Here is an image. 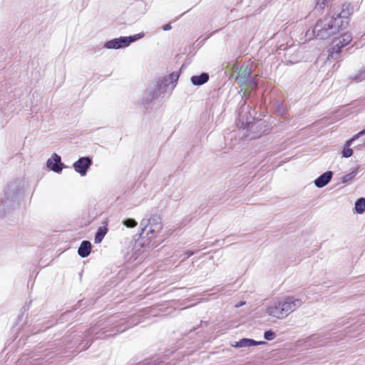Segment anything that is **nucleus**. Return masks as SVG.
<instances>
[{
	"mask_svg": "<svg viewBox=\"0 0 365 365\" xmlns=\"http://www.w3.org/2000/svg\"><path fill=\"white\" fill-rule=\"evenodd\" d=\"M303 303L302 299L294 296L275 298L267 304L266 314L272 318L284 319L301 307Z\"/></svg>",
	"mask_w": 365,
	"mask_h": 365,
	"instance_id": "f257e3e1",
	"label": "nucleus"
},
{
	"mask_svg": "<svg viewBox=\"0 0 365 365\" xmlns=\"http://www.w3.org/2000/svg\"><path fill=\"white\" fill-rule=\"evenodd\" d=\"M348 25V20L341 14L334 16H327L319 20L313 29V34L317 38L326 39L336 33L340 29H344Z\"/></svg>",
	"mask_w": 365,
	"mask_h": 365,
	"instance_id": "f03ea898",
	"label": "nucleus"
},
{
	"mask_svg": "<svg viewBox=\"0 0 365 365\" xmlns=\"http://www.w3.org/2000/svg\"><path fill=\"white\" fill-rule=\"evenodd\" d=\"M143 232L146 231L150 238L155 237L162 230V220L160 215H153L149 218H144L140 222Z\"/></svg>",
	"mask_w": 365,
	"mask_h": 365,
	"instance_id": "7ed1b4c3",
	"label": "nucleus"
},
{
	"mask_svg": "<svg viewBox=\"0 0 365 365\" xmlns=\"http://www.w3.org/2000/svg\"><path fill=\"white\" fill-rule=\"evenodd\" d=\"M144 34L143 33L138 34L130 36H120L108 41L104 44V48L107 49H119L128 47L131 43L143 38Z\"/></svg>",
	"mask_w": 365,
	"mask_h": 365,
	"instance_id": "20e7f679",
	"label": "nucleus"
},
{
	"mask_svg": "<svg viewBox=\"0 0 365 365\" xmlns=\"http://www.w3.org/2000/svg\"><path fill=\"white\" fill-rule=\"evenodd\" d=\"M351 40L352 36L349 33H344L341 36L334 38L330 46L328 58H334V55L339 54L341 49L348 45Z\"/></svg>",
	"mask_w": 365,
	"mask_h": 365,
	"instance_id": "39448f33",
	"label": "nucleus"
},
{
	"mask_svg": "<svg viewBox=\"0 0 365 365\" xmlns=\"http://www.w3.org/2000/svg\"><path fill=\"white\" fill-rule=\"evenodd\" d=\"M235 73H236L235 79L240 86H247L250 89H254L257 86V83L255 80H250L251 70L247 66H241Z\"/></svg>",
	"mask_w": 365,
	"mask_h": 365,
	"instance_id": "423d86ee",
	"label": "nucleus"
},
{
	"mask_svg": "<svg viewBox=\"0 0 365 365\" xmlns=\"http://www.w3.org/2000/svg\"><path fill=\"white\" fill-rule=\"evenodd\" d=\"M91 165L92 160L91 158L81 157L73 164V168L81 176H85Z\"/></svg>",
	"mask_w": 365,
	"mask_h": 365,
	"instance_id": "0eeeda50",
	"label": "nucleus"
},
{
	"mask_svg": "<svg viewBox=\"0 0 365 365\" xmlns=\"http://www.w3.org/2000/svg\"><path fill=\"white\" fill-rule=\"evenodd\" d=\"M255 112L254 110H251L249 106H247L245 103L241 106V110L240 112V118L242 120V124L249 127L254 122Z\"/></svg>",
	"mask_w": 365,
	"mask_h": 365,
	"instance_id": "6e6552de",
	"label": "nucleus"
},
{
	"mask_svg": "<svg viewBox=\"0 0 365 365\" xmlns=\"http://www.w3.org/2000/svg\"><path fill=\"white\" fill-rule=\"evenodd\" d=\"M46 166L55 173H61L63 168V163L61 162V156L56 153H53L51 157L47 160Z\"/></svg>",
	"mask_w": 365,
	"mask_h": 365,
	"instance_id": "1a4fd4ad",
	"label": "nucleus"
},
{
	"mask_svg": "<svg viewBox=\"0 0 365 365\" xmlns=\"http://www.w3.org/2000/svg\"><path fill=\"white\" fill-rule=\"evenodd\" d=\"M264 341H255L252 339L244 338L232 344L235 348L250 347L253 346L265 344Z\"/></svg>",
	"mask_w": 365,
	"mask_h": 365,
	"instance_id": "9d476101",
	"label": "nucleus"
},
{
	"mask_svg": "<svg viewBox=\"0 0 365 365\" xmlns=\"http://www.w3.org/2000/svg\"><path fill=\"white\" fill-rule=\"evenodd\" d=\"M332 176L333 173L331 171L324 173L314 181V185L319 188L326 186L331 181Z\"/></svg>",
	"mask_w": 365,
	"mask_h": 365,
	"instance_id": "9b49d317",
	"label": "nucleus"
},
{
	"mask_svg": "<svg viewBox=\"0 0 365 365\" xmlns=\"http://www.w3.org/2000/svg\"><path fill=\"white\" fill-rule=\"evenodd\" d=\"M91 250V244L89 241L84 240L83 241L78 250V254L81 257H88Z\"/></svg>",
	"mask_w": 365,
	"mask_h": 365,
	"instance_id": "f8f14e48",
	"label": "nucleus"
},
{
	"mask_svg": "<svg viewBox=\"0 0 365 365\" xmlns=\"http://www.w3.org/2000/svg\"><path fill=\"white\" fill-rule=\"evenodd\" d=\"M209 79V76L206 73H202L200 76H193L191 77V82L195 86H201L205 83Z\"/></svg>",
	"mask_w": 365,
	"mask_h": 365,
	"instance_id": "ddd939ff",
	"label": "nucleus"
},
{
	"mask_svg": "<svg viewBox=\"0 0 365 365\" xmlns=\"http://www.w3.org/2000/svg\"><path fill=\"white\" fill-rule=\"evenodd\" d=\"M358 138H355V135L349 140L346 141L345 143V145L344 147V149L342 150V155L344 158H349L351 157L353 154L352 149L350 148V146L355 140H356Z\"/></svg>",
	"mask_w": 365,
	"mask_h": 365,
	"instance_id": "4468645a",
	"label": "nucleus"
},
{
	"mask_svg": "<svg viewBox=\"0 0 365 365\" xmlns=\"http://www.w3.org/2000/svg\"><path fill=\"white\" fill-rule=\"evenodd\" d=\"M107 233V228L106 227H100L95 236L94 242L96 244L101 243Z\"/></svg>",
	"mask_w": 365,
	"mask_h": 365,
	"instance_id": "2eb2a0df",
	"label": "nucleus"
},
{
	"mask_svg": "<svg viewBox=\"0 0 365 365\" xmlns=\"http://www.w3.org/2000/svg\"><path fill=\"white\" fill-rule=\"evenodd\" d=\"M354 209L358 214H362L365 212V198L358 199L354 205Z\"/></svg>",
	"mask_w": 365,
	"mask_h": 365,
	"instance_id": "dca6fc26",
	"label": "nucleus"
},
{
	"mask_svg": "<svg viewBox=\"0 0 365 365\" xmlns=\"http://www.w3.org/2000/svg\"><path fill=\"white\" fill-rule=\"evenodd\" d=\"M357 175V170H353L351 173L344 175L341 179V182L343 184H347L350 182Z\"/></svg>",
	"mask_w": 365,
	"mask_h": 365,
	"instance_id": "f3484780",
	"label": "nucleus"
},
{
	"mask_svg": "<svg viewBox=\"0 0 365 365\" xmlns=\"http://www.w3.org/2000/svg\"><path fill=\"white\" fill-rule=\"evenodd\" d=\"M350 78L355 80L356 81H361L365 79V68H363L359 72L355 74L354 76H352L350 77Z\"/></svg>",
	"mask_w": 365,
	"mask_h": 365,
	"instance_id": "a211bd4d",
	"label": "nucleus"
},
{
	"mask_svg": "<svg viewBox=\"0 0 365 365\" xmlns=\"http://www.w3.org/2000/svg\"><path fill=\"white\" fill-rule=\"evenodd\" d=\"M123 225L127 227H135L137 225V222L134 219L128 218L123 221Z\"/></svg>",
	"mask_w": 365,
	"mask_h": 365,
	"instance_id": "6ab92c4d",
	"label": "nucleus"
},
{
	"mask_svg": "<svg viewBox=\"0 0 365 365\" xmlns=\"http://www.w3.org/2000/svg\"><path fill=\"white\" fill-rule=\"evenodd\" d=\"M264 337L266 340L271 341L276 337V334L272 330H268L264 332Z\"/></svg>",
	"mask_w": 365,
	"mask_h": 365,
	"instance_id": "aec40b11",
	"label": "nucleus"
},
{
	"mask_svg": "<svg viewBox=\"0 0 365 365\" xmlns=\"http://www.w3.org/2000/svg\"><path fill=\"white\" fill-rule=\"evenodd\" d=\"M316 7L319 9H323L327 5L329 0H315Z\"/></svg>",
	"mask_w": 365,
	"mask_h": 365,
	"instance_id": "412c9836",
	"label": "nucleus"
},
{
	"mask_svg": "<svg viewBox=\"0 0 365 365\" xmlns=\"http://www.w3.org/2000/svg\"><path fill=\"white\" fill-rule=\"evenodd\" d=\"M363 135H365V128L363 129L361 131H360L359 133H358L357 134L355 135V138H359L360 136Z\"/></svg>",
	"mask_w": 365,
	"mask_h": 365,
	"instance_id": "4be33fe9",
	"label": "nucleus"
},
{
	"mask_svg": "<svg viewBox=\"0 0 365 365\" xmlns=\"http://www.w3.org/2000/svg\"><path fill=\"white\" fill-rule=\"evenodd\" d=\"M163 29L164 31H169V30H170V29H171V26H170V24H165V25L163 26Z\"/></svg>",
	"mask_w": 365,
	"mask_h": 365,
	"instance_id": "5701e85b",
	"label": "nucleus"
},
{
	"mask_svg": "<svg viewBox=\"0 0 365 365\" xmlns=\"http://www.w3.org/2000/svg\"><path fill=\"white\" fill-rule=\"evenodd\" d=\"M185 254L187 255V257H190V256H192L194 254V252L187 251L185 252Z\"/></svg>",
	"mask_w": 365,
	"mask_h": 365,
	"instance_id": "b1692460",
	"label": "nucleus"
},
{
	"mask_svg": "<svg viewBox=\"0 0 365 365\" xmlns=\"http://www.w3.org/2000/svg\"><path fill=\"white\" fill-rule=\"evenodd\" d=\"M244 304H245V302H241L239 304H236V306H235V307H240V306L243 305Z\"/></svg>",
	"mask_w": 365,
	"mask_h": 365,
	"instance_id": "393cba45",
	"label": "nucleus"
}]
</instances>
